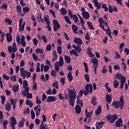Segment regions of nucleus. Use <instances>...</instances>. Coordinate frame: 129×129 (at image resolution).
I'll list each match as a JSON object with an SVG mask.
<instances>
[{
  "label": "nucleus",
  "instance_id": "nucleus-1",
  "mask_svg": "<svg viewBox=\"0 0 129 129\" xmlns=\"http://www.w3.org/2000/svg\"><path fill=\"white\" fill-rule=\"evenodd\" d=\"M68 91L69 93L68 96L69 98H70V100H69V103L71 106L73 107L75 104V100H76V97L77 96L76 91L70 90L69 88H68Z\"/></svg>",
  "mask_w": 129,
  "mask_h": 129
},
{
  "label": "nucleus",
  "instance_id": "nucleus-2",
  "mask_svg": "<svg viewBox=\"0 0 129 129\" xmlns=\"http://www.w3.org/2000/svg\"><path fill=\"white\" fill-rule=\"evenodd\" d=\"M112 105V106H114L116 109H117V108L122 109L124 106V97L123 95L120 96L119 101H115L113 102Z\"/></svg>",
  "mask_w": 129,
  "mask_h": 129
},
{
  "label": "nucleus",
  "instance_id": "nucleus-3",
  "mask_svg": "<svg viewBox=\"0 0 129 129\" xmlns=\"http://www.w3.org/2000/svg\"><path fill=\"white\" fill-rule=\"evenodd\" d=\"M118 118L117 115H108L106 116V119L110 122V123H114L115 120Z\"/></svg>",
  "mask_w": 129,
  "mask_h": 129
},
{
  "label": "nucleus",
  "instance_id": "nucleus-4",
  "mask_svg": "<svg viewBox=\"0 0 129 129\" xmlns=\"http://www.w3.org/2000/svg\"><path fill=\"white\" fill-rule=\"evenodd\" d=\"M86 91L84 92V94L85 96H87V94L89 93H92V84H87L85 86Z\"/></svg>",
  "mask_w": 129,
  "mask_h": 129
},
{
  "label": "nucleus",
  "instance_id": "nucleus-5",
  "mask_svg": "<svg viewBox=\"0 0 129 129\" xmlns=\"http://www.w3.org/2000/svg\"><path fill=\"white\" fill-rule=\"evenodd\" d=\"M68 13L70 19H73L75 24H76V23H78V22L79 21V19H78V17H77V15L75 14H72V12L71 10H69L68 11Z\"/></svg>",
  "mask_w": 129,
  "mask_h": 129
},
{
  "label": "nucleus",
  "instance_id": "nucleus-6",
  "mask_svg": "<svg viewBox=\"0 0 129 129\" xmlns=\"http://www.w3.org/2000/svg\"><path fill=\"white\" fill-rule=\"evenodd\" d=\"M53 29L54 32H57L58 31V29H60L61 28V26L59 24V22H58V21L56 20H54L53 21Z\"/></svg>",
  "mask_w": 129,
  "mask_h": 129
},
{
  "label": "nucleus",
  "instance_id": "nucleus-7",
  "mask_svg": "<svg viewBox=\"0 0 129 129\" xmlns=\"http://www.w3.org/2000/svg\"><path fill=\"white\" fill-rule=\"evenodd\" d=\"M57 100V98L54 96H49L47 97V99L46 100V102L48 103H51V102H53Z\"/></svg>",
  "mask_w": 129,
  "mask_h": 129
},
{
  "label": "nucleus",
  "instance_id": "nucleus-8",
  "mask_svg": "<svg viewBox=\"0 0 129 129\" xmlns=\"http://www.w3.org/2000/svg\"><path fill=\"white\" fill-rule=\"evenodd\" d=\"M34 110L36 112V116H39L40 115V113L41 112V105L38 104L37 106L34 107Z\"/></svg>",
  "mask_w": 129,
  "mask_h": 129
},
{
  "label": "nucleus",
  "instance_id": "nucleus-9",
  "mask_svg": "<svg viewBox=\"0 0 129 129\" xmlns=\"http://www.w3.org/2000/svg\"><path fill=\"white\" fill-rule=\"evenodd\" d=\"M112 100V95L111 94H106V101L108 103H110Z\"/></svg>",
  "mask_w": 129,
  "mask_h": 129
},
{
  "label": "nucleus",
  "instance_id": "nucleus-10",
  "mask_svg": "<svg viewBox=\"0 0 129 129\" xmlns=\"http://www.w3.org/2000/svg\"><path fill=\"white\" fill-rule=\"evenodd\" d=\"M75 110L77 114H79L81 112V107L79 105H77L75 107Z\"/></svg>",
  "mask_w": 129,
  "mask_h": 129
},
{
  "label": "nucleus",
  "instance_id": "nucleus-11",
  "mask_svg": "<svg viewBox=\"0 0 129 129\" xmlns=\"http://www.w3.org/2000/svg\"><path fill=\"white\" fill-rule=\"evenodd\" d=\"M7 36V40L8 43H10V42H12L13 41V37L12 36V34L11 33H7L6 34Z\"/></svg>",
  "mask_w": 129,
  "mask_h": 129
},
{
  "label": "nucleus",
  "instance_id": "nucleus-12",
  "mask_svg": "<svg viewBox=\"0 0 129 129\" xmlns=\"http://www.w3.org/2000/svg\"><path fill=\"white\" fill-rule=\"evenodd\" d=\"M122 122H123L122 119H121V118H119L118 120L116 121L115 125L118 127H120V124H121Z\"/></svg>",
  "mask_w": 129,
  "mask_h": 129
},
{
  "label": "nucleus",
  "instance_id": "nucleus-13",
  "mask_svg": "<svg viewBox=\"0 0 129 129\" xmlns=\"http://www.w3.org/2000/svg\"><path fill=\"white\" fill-rule=\"evenodd\" d=\"M104 123H105V122L102 120L100 122L97 121L96 123V126H99V127L102 128Z\"/></svg>",
  "mask_w": 129,
  "mask_h": 129
},
{
  "label": "nucleus",
  "instance_id": "nucleus-14",
  "mask_svg": "<svg viewBox=\"0 0 129 129\" xmlns=\"http://www.w3.org/2000/svg\"><path fill=\"white\" fill-rule=\"evenodd\" d=\"M82 14L83 15V18H84V19H89V17L90 16V15L89 14V13L87 12H82Z\"/></svg>",
  "mask_w": 129,
  "mask_h": 129
},
{
  "label": "nucleus",
  "instance_id": "nucleus-15",
  "mask_svg": "<svg viewBox=\"0 0 129 129\" xmlns=\"http://www.w3.org/2000/svg\"><path fill=\"white\" fill-rule=\"evenodd\" d=\"M64 61L66 63L69 64L71 62V58L68 55H65L64 56Z\"/></svg>",
  "mask_w": 129,
  "mask_h": 129
},
{
  "label": "nucleus",
  "instance_id": "nucleus-16",
  "mask_svg": "<svg viewBox=\"0 0 129 129\" xmlns=\"http://www.w3.org/2000/svg\"><path fill=\"white\" fill-rule=\"evenodd\" d=\"M25 26H26L25 22H24L23 25H21L20 26V25H19V30L20 31V32H24Z\"/></svg>",
  "mask_w": 129,
  "mask_h": 129
},
{
  "label": "nucleus",
  "instance_id": "nucleus-17",
  "mask_svg": "<svg viewBox=\"0 0 129 129\" xmlns=\"http://www.w3.org/2000/svg\"><path fill=\"white\" fill-rule=\"evenodd\" d=\"M16 124H17V119H16V117L12 116L11 117V125H16Z\"/></svg>",
  "mask_w": 129,
  "mask_h": 129
},
{
  "label": "nucleus",
  "instance_id": "nucleus-18",
  "mask_svg": "<svg viewBox=\"0 0 129 129\" xmlns=\"http://www.w3.org/2000/svg\"><path fill=\"white\" fill-rule=\"evenodd\" d=\"M74 42L76 44H79V45H82V44L83 43V42H82V40H81V39L79 38L75 39L74 40Z\"/></svg>",
  "mask_w": 129,
  "mask_h": 129
},
{
  "label": "nucleus",
  "instance_id": "nucleus-19",
  "mask_svg": "<svg viewBox=\"0 0 129 129\" xmlns=\"http://www.w3.org/2000/svg\"><path fill=\"white\" fill-rule=\"evenodd\" d=\"M44 22H46V25H49L50 24V19H49V15H46L44 16Z\"/></svg>",
  "mask_w": 129,
  "mask_h": 129
},
{
  "label": "nucleus",
  "instance_id": "nucleus-20",
  "mask_svg": "<svg viewBox=\"0 0 129 129\" xmlns=\"http://www.w3.org/2000/svg\"><path fill=\"white\" fill-rule=\"evenodd\" d=\"M70 54L71 55H73V54H74V55H75V56H76V57H78V56H79L78 52H77V51H76V50H75L74 49H72L71 51H70Z\"/></svg>",
  "mask_w": 129,
  "mask_h": 129
},
{
  "label": "nucleus",
  "instance_id": "nucleus-21",
  "mask_svg": "<svg viewBox=\"0 0 129 129\" xmlns=\"http://www.w3.org/2000/svg\"><path fill=\"white\" fill-rule=\"evenodd\" d=\"M11 108H12V105L11 104V103H8L7 104H6L5 106V109L6 110H8V111H10Z\"/></svg>",
  "mask_w": 129,
  "mask_h": 129
},
{
  "label": "nucleus",
  "instance_id": "nucleus-22",
  "mask_svg": "<svg viewBox=\"0 0 129 129\" xmlns=\"http://www.w3.org/2000/svg\"><path fill=\"white\" fill-rule=\"evenodd\" d=\"M114 87L115 89L119 86V82L116 80H114L113 81Z\"/></svg>",
  "mask_w": 129,
  "mask_h": 129
},
{
  "label": "nucleus",
  "instance_id": "nucleus-23",
  "mask_svg": "<svg viewBox=\"0 0 129 129\" xmlns=\"http://www.w3.org/2000/svg\"><path fill=\"white\" fill-rule=\"evenodd\" d=\"M52 56H53V57H52V58H53L52 61H55V60H57V52H56V51H55V50L53 51Z\"/></svg>",
  "mask_w": 129,
  "mask_h": 129
},
{
  "label": "nucleus",
  "instance_id": "nucleus-24",
  "mask_svg": "<svg viewBox=\"0 0 129 129\" xmlns=\"http://www.w3.org/2000/svg\"><path fill=\"white\" fill-rule=\"evenodd\" d=\"M59 11L62 16H65L67 14V10L65 8H61Z\"/></svg>",
  "mask_w": 129,
  "mask_h": 129
},
{
  "label": "nucleus",
  "instance_id": "nucleus-25",
  "mask_svg": "<svg viewBox=\"0 0 129 129\" xmlns=\"http://www.w3.org/2000/svg\"><path fill=\"white\" fill-rule=\"evenodd\" d=\"M72 28L74 33L77 34V31H78V27L75 25H73Z\"/></svg>",
  "mask_w": 129,
  "mask_h": 129
},
{
  "label": "nucleus",
  "instance_id": "nucleus-26",
  "mask_svg": "<svg viewBox=\"0 0 129 129\" xmlns=\"http://www.w3.org/2000/svg\"><path fill=\"white\" fill-rule=\"evenodd\" d=\"M92 62L94 64V66H98V60H97V58L95 57L92 59Z\"/></svg>",
  "mask_w": 129,
  "mask_h": 129
},
{
  "label": "nucleus",
  "instance_id": "nucleus-27",
  "mask_svg": "<svg viewBox=\"0 0 129 129\" xmlns=\"http://www.w3.org/2000/svg\"><path fill=\"white\" fill-rule=\"evenodd\" d=\"M102 109H101V107L99 106L95 111V114H100L101 113Z\"/></svg>",
  "mask_w": 129,
  "mask_h": 129
},
{
  "label": "nucleus",
  "instance_id": "nucleus-28",
  "mask_svg": "<svg viewBox=\"0 0 129 129\" xmlns=\"http://www.w3.org/2000/svg\"><path fill=\"white\" fill-rule=\"evenodd\" d=\"M68 78L70 81V82H71L72 80H73V76H72V73L70 72L68 74Z\"/></svg>",
  "mask_w": 129,
  "mask_h": 129
},
{
  "label": "nucleus",
  "instance_id": "nucleus-29",
  "mask_svg": "<svg viewBox=\"0 0 129 129\" xmlns=\"http://www.w3.org/2000/svg\"><path fill=\"white\" fill-rule=\"evenodd\" d=\"M96 97L93 96L91 99V104H93V105H96Z\"/></svg>",
  "mask_w": 129,
  "mask_h": 129
},
{
  "label": "nucleus",
  "instance_id": "nucleus-30",
  "mask_svg": "<svg viewBox=\"0 0 129 129\" xmlns=\"http://www.w3.org/2000/svg\"><path fill=\"white\" fill-rule=\"evenodd\" d=\"M77 100L76 101V103L78 104V105H79V104H81V107H83V101L80 100V99L79 98H77Z\"/></svg>",
  "mask_w": 129,
  "mask_h": 129
},
{
  "label": "nucleus",
  "instance_id": "nucleus-31",
  "mask_svg": "<svg viewBox=\"0 0 129 129\" xmlns=\"http://www.w3.org/2000/svg\"><path fill=\"white\" fill-rule=\"evenodd\" d=\"M87 25H88V27H89V29H90V30H94L93 25H92V23H91V22H90V21L87 22Z\"/></svg>",
  "mask_w": 129,
  "mask_h": 129
},
{
  "label": "nucleus",
  "instance_id": "nucleus-32",
  "mask_svg": "<svg viewBox=\"0 0 129 129\" xmlns=\"http://www.w3.org/2000/svg\"><path fill=\"white\" fill-rule=\"evenodd\" d=\"M26 104H27V105H29V107H30V108L33 105V102H32V101H30L29 99H27Z\"/></svg>",
  "mask_w": 129,
  "mask_h": 129
},
{
  "label": "nucleus",
  "instance_id": "nucleus-33",
  "mask_svg": "<svg viewBox=\"0 0 129 129\" xmlns=\"http://www.w3.org/2000/svg\"><path fill=\"white\" fill-rule=\"evenodd\" d=\"M64 20L68 24H70V25H71L72 24V22L70 21V19L69 18V17L68 16H64Z\"/></svg>",
  "mask_w": 129,
  "mask_h": 129
},
{
  "label": "nucleus",
  "instance_id": "nucleus-34",
  "mask_svg": "<svg viewBox=\"0 0 129 129\" xmlns=\"http://www.w3.org/2000/svg\"><path fill=\"white\" fill-rule=\"evenodd\" d=\"M43 123H44V122L42 121L41 124H40V129H49L47 125H43Z\"/></svg>",
  "mask_w": 129,
  "mask_h": 129
},
{
  "label": "nucleus",
  "instance_id": "nucleus-35",
  "mask_svg": "<svg viewBox=\"0 0 129 129\" xmlns=\"http://www.w3.org/2000/svg\"><path fill=\"white\" fill-rule=\"evenodd\" d=\"M94 7L96 8L97 10H99L101 8V4L98 2H97V3H95Z\"/></svg>",
  "mask_w": 129,
  "mask_h": 129
},
{
  "label": "nucleus",
  "instance_id": "nucleus-36",
  "mask_svg": "<svg viewBox=\"0 0 129 129\" xmlns=\"http://www.w3.org/2000/svg\"><path fill=\"white\" fill-rule=\"evenodd\" d=\"M8 123H9V121H8V120H5L3 121V126L5 129L8 128Z\"/></svg>",
  "mask_w": 129,
  "mask_h": 129
},
{
  "label": "nucleus",
  "instance_id": "nucleus-37",
  "mask_svg": "<svg viewBox=\"0 0 129 129\" xmlns=\"http://www.w3.org/2000/svg\"><path fill=\"white\" fill-rule=\"evenodd\" d=\"M58 81H55L54 83L52 84L53 87H55L56 89H59V86L58 85Z\"/></svg>",
  "mask_w": 129,
  "mask_h": 129
},
{
  "label": "nucleus",
  "instance_id": "nucleus-38",
  "mask_svg": "<svg viewBox=\"0 0 129 129\" xmlns=\"http://www.w3.org/2000/svg\"><path fill=\"white\" fill-rule=\"evenodd\" d=\"M10 102L11 103L12 105H15V104H17V99H10Z\"/></svg>",
  "mask_w": 129,
  "mask_h": 129
},
{
  "label": "nucleus",
  "instance_id": "nucleus-39",
  "mask_svg": "<svg viewBox=\"0 0 129 129\" xmlns=\"http://www.w3.org/2000/svg\"><path fill=\"white\" fill-rule=\"evenodd\" d=\"M54 67L56 71L57 72H59V70L60 69V67H59V63L58 62H56L54 64Z\"/></svg>",
  "mask_w": 129,
  "mask_h": 129
},
{
  "label": "nucleus",
  "instance_id": "nucleus-40",
  "mask_svg": "<svg viewBox=\"0 0 129 129\" xmlns=\"http://www.w3.org/2000/svg\"><path fill=\"white\" fill-rule=\"evenodd\" d=\"M84 77H85L87 82H90V77H89V75L88 74H85Z\"/></svg>",
  "mask_w": 129,
  "mask_h": 129
},
{
  "label": "nucleus",
  "instance_id": "nucleus-41",
  "mask_svg": "<svg viewBox=\"0 0 129 129\" xmlns=\"http://www.w3.org/2000/svg\"><path fill=\"white\" fill-rule=\"evenodd\" d=\"M57 53H58L59 55H61L62 54V46H58L57 47Z\"/></svg>",
  "mask_w": 129,
  "mask_h": 129
},
{
  "label": "nucleus",
  "instance_id": "nucleus-42",
  "mask_svg": "<svg viewBox=\"0 0 129 129\" xmlns=\"http://www.w3.org/2000/svg\"><path fill=\"white\" fill-rule=\"evenodd\" d=\"M23 13H24V14H26V13L30 12V8H29L28 7H25L23 8Z\"/></svg>",
  "mask_w": 129,
  "mask_h": 129
},
{
  "label": "nucleus",
  "instance_id": "nucleus-43",
  "mask_svg": "<svg viewBox=\"0 0 129 129\" xmlns=\"http://www.w3.org/2000/svg\"><path fill=\"white\" fill-rule=\"evenodd\" d=\"M83 90H81L80 92H79V94L77 96V98H80L82 97V96L83 95Z\"/></svg>",
  "mask_w": 129,
  "mask_h": 129
},
{
  "label": "nucleus",
  "instance_id": "nucleus-44",
  "mask_svg": "<svg viewBox=\"0 0 129 129\" xmlns=\"http://www.w3.org/2000/svg\"><path fill=\"white\" fill-rule=\"evenodd\" d=\"M31 118L32 119H35V118L36 117V114H35V112L34 110H31Z\"/></svg>",
  "mask_w": 129,
  "mask_h": 129
},
{
  "label": "nucleus",
  "instance_id": "nucleus-45",
  "mask_svg": "<svg viewBox=\"0 0 129 129\" xmlns=\"http://www.w3.org/2000/svg\"><path fill=\"white\" fill-rule=\"evenodd\" d=\"M39 17H38L36 18V19H39L38 20V22H41V23H42V24H44V19H43V18H42V14L39 15Z\"/></svg>",
  "mask_w": 129,
  "mask_h": 129
},
{
  "label": "nucleus",
  "instance_id": "nucleus-46",
  "mask_svg": "<svg viewBox=\"0 0 129 129\" xmlns=\"http://www.w3.org/2000/svg\"><path fill=\"white\" fill-rule=\"evenodd\" d=\"M1 9L3 10H8V5L6 3L3 4L1 7Z\"/></svg>",
  "mask_w": 129,
  "mask_h": 129
},
{
  "label": "nucleus",
  "instance_id": "nucleus-47",
  "mask_svg": "<svg viewBox=\"0 0 129 129\" xmlns=\"http://www.w3.org/2000/svg\"><path fill=\"white\" fill-rule=\"evenodd\" d=\"M16 9L17 11V13H18L19 14H21V13H22V8H21V6H17L16 7Z\"/></svg>",
  "mask_w": 129,
  "mask_h": 129
},
{
  "label": "nucleus",
  "instance_id": "nucleus-48",
  "mask_svg": "<svg viewBox=\"0 0 129 129\" xmlns=\"http://www.w3.org/2000/svg\"><path fill=\"white\" fill-rule=\"evenodd\" d=\"M1 103L2 105H4L5 104V102H6V96H1Z\"/></svg>",
  "mask_w": 129,
  "mask_h": 129
},
{
  "label": "nucleus",
  "instance_id": "nucleus-49",
  "mask_svg": "<svg viewBox=\"0 0 129 129\" xmlns=\"http://www.w3.org/2000/svg\"><path fill=\"white\" fill-rule=\"evenodd\" d=\"M3 79H5V80H7V81H8V80H10V76L7 75V74H4L3 75Z\"/></svg>",
  "mask_w": 129,
  "mask_h": 129
},
{
  "label": "nucleus",
  "instance_id": "nucleus-50",
  "mask_svg": "<svg viewBox=\"0 0 129 129\" xmlns=\"http://www.w3.org/2000/svg\"><path fill=\"white\" fill-rule=\"evenodd\" d=\"M36 54H38V53H40V54H43V53H44V50L43 49H41V48H37L36 50Z\"/></svg>",
  "mask_w": 129,
  "mask_h": 129
},
{
  "label": "nucleus",
  "instance_id": "nucleus-51",
  "mask_svg": "<svg viewBox=\"0 0 129 129\" xmlns=\"http://www.w3.org/2000/svg\"><path fill=\"white\" fill-rule=\"evenodd\" d=\"M5 22L6 23H7L8 25H12V23H13V21L9 18H6Z\"/></svg>",
  "mask_w": 129,
  "mask_h": 129
},
{
  "label": "nucleus",
  "instance_id": "nucleus-52",
  "mask_svg": "<svg viewBox=\"0 0 129 129\" xmlns=\"http://www.w3.org/2000/svg\"><path fill=\"white\" fill-rule=\"evenodd\" d=\"M122 76V74H117L115 75V78H116V79L120 80Z\"/></svg>",
  "mask_w": 129,
  "mask_h": 129
},
{
  "label": "nucleus",
  "instance_id": "nucleus-53",
  "mask_svg": "<svg viewBox=\"0 0 129 129\" xmlns=\"http://www.w3.org/2000/svg\"><path fill=\"white\" fill-rule=\"evenodd\" d=\"M126 79H125V77L122 76L120 78V83H125V81Z\"/></svg>",
  "mask_w": 129,
  "mask_h": 129
},
{
  "label": "nucleus",
  "instance_id": "nucleus-54",
  "mask_svg": "<svg viewBox=\"0 0 129 129\" xmlns=\"http://www.w3.org/2000/svg\"><path fill=\"white\" fill-rule=\"evenodd\" d=\"M16 42L20 44L21 43V36L20 35L16 36Z\"/></svg>",
  "mask_w": 129,
  "mask_h": 129
},
{
  "label": "nucleus",
  "instance_id": "nucleus-55",
  "mask_svg": "<svg viewBox=\"0 0 129 129\" xmlns=\"http://www.w3.org/2000/svg\"><path fill=\"white\" fill-rule=\"evenodd\" d=\"M122 64V69L124 71H125V70L126 69L127 67H126V63L122 62H121Z\"/></svg>",
  "mask_w": 129,
  "mask_h": 129
},
{
  "label": "nucleus",
  "instance_id": "nucleus-56",
  "mask_svg": "<svg viewBox=\"0 0 129 129\" xmlns=\"http://www.w3.org/2000/svg\"><path fill=\"white\" fill-rule=\"evenodd\" d=\"M32 57L34 61H38V60L39 59V58L38 57V56H37L36 53H33Z\"/></svg>",
  "mask_w": 129,
  "mask_h": 129
},
{
  "label": "nucleus",
  "instance_id": "nucleus-57",
  "mask_svg": "<svg viewBox=\"0 0 129 129\" xmlns=\"http://www.w3.org/2000/svg\"><path fill=\"white\" fill-rule=\"evenodd\" d=\"M24 124V121L23 120H21L18 123V126H19V127H23Z\"/></svg>",
  "mask_w": 129,
  "mask_h": 129
},
{
  "label": "nucleus",
  "instance_id": "nucleus-58",
  "mask_svg": "<svg viewBox=\"0 0 129 129\" xmlns=\"http://www.w3.org/2000/svg\"><path fill=\"white\" fill-rule=\"evenodd\" d=\"M33 42L35 46H38V39H37V38H34L33 39Z\"/></svg>",
  "mask_w": 129,
  "mask_h": 129
},
{
  "label": "nucleus",
  "instance_id": "nucleus-59",
  "mask_svg": "<svg viewBox=\"0 0 129 129\" xmlns=\"http://www.w3.org/2000/svg\"><path fill=\"white\" fill-rule=\"evenodd\" d=\"M49 13L52 14V16H53V17L54 18H56V13H55V12L54 11H53L52 10H49Z\"/></svg>",
  "mask_w": 129,
  "mask_h": 129
},
{
  "label": "nucleus",
  "instance_id": "nucleus-60",
  "mask_svg": "<svg viewBox=\"0 0 129 129\" xmlns=\"http://www.w3.org/2000/svg\"><path fill=\"white\" fill-rule=\"evenodd\" d=\"M10 79L11 80H13V81L15 82V81H17V76L14 75V76H11L10 77Z\"/></svg>",
  "mask_w": 129,
  "mask_h": 129
},
{
  "label": "nucleus",
  "instance_id": "nucleus-61",
  "mask_svg": "<svg viewBox=\"0 0 129 129\" xmlns=\"http://www.w3.org/2000/svg\"><path fill=\"white\" fill-rule=\"evenodd\" d=\"M28 81L27 80H24L23 82V88H25V87H28Z\"/></svg>",
  "mask_w": 129,
  "mask_h": 129
},
{
  "label": "nucleus",
  "instance_id": "nucleus-62",
  "mask_svg": "<svg viewBox=\"0 0 129 129\" xmlns=\"http://www.w3.org/2000/svg\"><path fill=\"white\" fill-rule=\"evenodd\" d=\"M42 38L44 43H48V40H47V37H46L45 35H42Z\"/></svg>",
  "mask_w": 129,
  "mask_h": 129
},
{
  "label": "nucleus",
  "instance_id": "nucleus-63",
  "mask_svg": "<svg viewBox=\"0 0 129 129\" xmlns=\"http://www.w3.org/2000/svg\"><path fill=\"white\" fill-rule=\"evenodd\" d=\"M76 50V51H77V52H78L79 53H80L81 51H82V49H81V46L78 45L77 49Z\"/></svg>",
  "mask_w": 129,
  "mask_h": 129
},
{
  "label": "nucleus",
  "instance_id": "nucleus-64",
  "mask_svg": "<svg viewBox=\"0 0 129 129\" xmlns=\"http://www.w3.org/2000/svg\"><path fill=\"white\" fill-rule=\"evenodd\" d=\"M88 55H89V57H94V55L91 50L88 52Z\"/></svg>",
  "mask_w": 129,
  "mask_h": 129
}]
</instances>
